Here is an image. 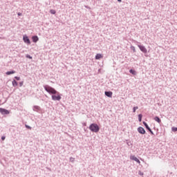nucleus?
<instances>
[{
  "instance_id": "f257e3e1",
  "label": "nucleus",
  "mask_w": 177,
  "mask_h": 177,
  "mask_svg": "<svg viewBox=\"0 0 177 177\" xmlns=\"http://www.w3.org/2000/svg\"><path fill=\"white\" fill-rule=\"evenodd\" d=\"M44 88L45 91H46L50 95H59V92H57L56 89L49 85H45L44 86Z\"/></svg>"
},
{
  "instance_id": "f03ea898",
  "label": "nucleus",
  "mask_w": 177,
  "mask_h": 177,
  "mask_svg": "<svg viewBox=\"0 0 177 177\" xmlns=\"http://www.w3.org/2000/svg\"><path fill=\"white\" fill-rule=\"evenodd\" d=\"M88 129L91 132H95V133H97L100 131V127L96 123L91 124Z\"/></svg>"
},
{
  "instance_id": "7ed1b4c3",
  "label": "nucleus",
  "mask_w": 177,
  "mask_h": 177,
  "mask_svg": "<svg viewBox=\"0 0 177 177\" xmlns=\"http://www.w3.org/2000/svg\"><path fill=\"white\" fill-rule=\"evenodd\" d=\"M143 125L145 127L147 131H149V133H151V135H154V133L153 132V130H151V129L150 128V127H149V124H147V123L146 122H142Z\"/></svg>"
},
{
  "instance_id": "20e7f679",
  "label": "nucleus",
  "mask_w": 177,
  "mask_h": 177,
  "mask_svg": "<svg viewBox=\"0 0 177 177\" xmlns=\"http://www.w3.org/2000/svg\"><path fill=\"white\" fill-rule=\"evenodd\" d=\"M23 41L25 44H27L28 45L31 44V41L30 40V38H28V36L26 35L23 36Z\"/></svg>"
},
{
  "instance_id": "39448f33",
  "label": "nucleus",
  "mask_w": 177,
  "mask_h": 177,
  "mask_svg": "<svg viewBox=\"0 0 177 177\" xmlns=\"http://www.w3.org/2000/svg\"><path fill=\"white\" fill-rule=\"evenodd\" d=\"M52 100H62V96L60 95V93L56 95V94H53L52 96Z\"/></svg>"
},
{
  "instance_id": "423d86ee",
  "label": "nucleus",
  "mask_w": 177,
  "mask_h": 177,
  "mask_svg": "<svg viewBox=\"0 0 177 177\" xmlns=\"http://www.w3.org/2000/svg\"><path fill=\"white\" fill-rule=\"evenodd\" d=\"M137 131L139 133H140V135H146V130H145V128L142 127H139L137 129Z\"/></svg>"
},
{
  "instance_id": "0eeeda50",
  "label": "nucleus",
  "mask_w": 177,
  "mask_h": 177,
  "mask_svg": "<svg viewBox=\"0 0 177 177\" xmlns=\"http://www.w3.org/2000/svg\"><path fill=\"white\" fill-rule=\"evenodd\" d=\"M0 113L3 115H8V114H9V111L8 109H3V108H0Z\"/></svg>"
},
{
  "instance_id": "6e6552de",
  "label": "nucleus",
  "mask_w": 177,
  "mask_h": 177,
  "mask_svg": "<svg viewBox=\"0 0 177 177\" xmlns=\"http://www.w3.org/2000/svg\"><path fill=\"white\" fill-rule=\"evenodd\" d=\"M138 48H140V50H141V52L143 53H147V49L146 47H145V46L138 45Z\"/></svg>"
},
{
  "instance_id": "1a4fd4ad",
  "label": "nucleus",
  "mask_w": 177,
  "mask_h": 177,
  "mask_svg": "<svg viewBox=\"0 0 177 177\" xmlns=\"http://www.w3.org/2000/svg\"><path fill=\"white\" fill-rule=\"evenodd\" d=\"M32 42H34L35 44H37V42L39 41V37H38V36L37 35H34L32 37Z\"/></svg>"
},
{
  "instance_id": "9d476101",
  "label": "nucleus",
  "mask_w": 177,
  "mask_h": 177,
  "mask_svg": "<svg viewBox=\"0 0 177 177\" xmlns=\"http://www.w3.org/2000/svg\"><path fill=\"white\" fill-rule=\"evenodd\" d=\"M131 160H133V161H136V162H138V164H140V160L136 158L135 156H131L130 157Z\"/></svg>"
},
{
  "instance_id": "9b49d317",
  "label": "nucleus",
  "mask_w": 177,
  "mask_h": 177,
  "mask_svg": "<svg viewBox=\"0 0 177 177\" xmlns=\"http://www.w3.org/2000/svg\"><path fill=\"white\" fill-rule=\"evenodd\" d=\"M105 96H107V97H113V92H111V91H105Z\"/></svg>"
},
{
  "instance_id": "f8f14e48",
  "label": "nucleus",
  "mask_w": 177,
  "mask_h": 177,
  "mask_svg": "<svg viewBox=\"0 0 177 177\" xmlns=\"http://www.w3.org/2000/svg\"><path fill=\"white\" fill-rule=\"evenodd\" d=\"M103 57V55L102 54H97L95 55V60H100V59H102Z\"/></svg>"
},
{
  "instance_id": "ddd939ff",
  "label": "nucleus",
  "mask_w": 177,
  "mask_h": 177,
  "mask_svg": "<svg viewBox=\"0 0 177 177\" xmlns=\"http://www.w3.org/2000/svg\"><path fill=\"white\" fill-rule=\"evenodd\" d=\"M12 84V86H14L15 88H16V86L19 85V83L17 82V81H16V80H13Z\"/></svg>"
},
{
  "instance_id": "4468645a",
  "label": "nucleus",
  "mask_w": 177,
  "mask_h": 177,
  "mask_svg": "<svg viewBox=\"0 0 177 177\" xmlns=\"http://www.w3.org/2000/svg\"><path fill=\"white\" fill-rule=\"evenodd\" d=\"M16 73L15 71H10L6 73V75H12V74Z\"/></svg>"
},
{
  "instance_id": "2eb2a0df",
  "label": "nucleus",
  "mask_w": 177,
  "mask_h": 177,
  "mask_svg": "<svg viewBox=\"0 0 177 177\" xmlns=\"http://www.w3.org/2000/svg\"><path fill=\"white\" fill-rule=\"evenodd\" d=\"M154 120L158 122V124H161V119L158 116H156L154 118Z\"/></svg>"
},
{
  "instance_id": "dca6fc26",
  "label": "nucleus",
  "mask_w": 177,
  "mask_h": 177,
  "mask_svg": "<svg viewBox=\"0 0 177 177\" xmlns=\"http://www.w3.org/2000/svg\"><path fill=\"white\" fill-rule=\"evenodd\" d=\"M129 73H130V74H132L133 75H136V71H135L133 69H130Z\"/></svg>"
},
{
  "instance_id": "f3484780",
  "label": "nucleus",
  "mask_w": 177,
  "mask_h": 177,
  "mask_svg": "<svg viewBox=\"0 0 177 177\" xmlns=\"http://www.w3.org/2000/svg\"><path fill=\"white\" fill-rule=\"evenodd\" d=\"M142 118H143V115H142V113L138 114V121H139V122H142Z\"/></svg>"
},
{
  "instance_id": "a211bd4d",
  "label": "nucleus",
  "mask_w": 177,
  "mask_h": 177,
  "mask_svg": "<svg viewBox=\"0 0 177 177\" xmlns=\"http://www.w3.org/2000/svg\"><path fill=\"white\" fill-rule=\"evenodd\" d=\"M41 108L39 106H33V110L34 111H38Z\"/></svg>"
},
{
  "instance_id": "6ab92c4d",
  "label": "nucleus",
  "mask_w": 177,
  "mask_h": 177,
  "mask_svg": "<svg viewBox=\"0 0 177 177\" xmlns=\"http://www.w3.org/2000/svg\"><path fill=\"white\" fill-rule=\"evenodd\" d=\"M50 13H51V15H56V10H50Z\"/></svg>"
},
{
  "instance_id": "aec40b11",
  "label": "nucleus",
  "mask_w": 177,
  "mask_h": 177,
  "mask_svg": "<svg viewBox=\"0 0 177 177\" xmlns=\"http://www.w3.org/2000/svg\"><path fill=\"white\" fill-rule=\"evenodd\" d=\"M138 109H139V107H138V106H134V107L133 108V113H136V110H138Z\"/></svg>"
},
{
  "instance_id": "412c9836",
  "label": "nucleus",
  "mask_w": 177,
  "mask_h": 177,
  "mask_svg": "<svg viewBox=\"0 0 177 177\" xmlns=\"http://www.w3.org/2000/svg\"><path fill=\"white\" fill-rule=\"evenodd\" d=\"M171 131L173 132H177V127H171Z\"/></svg>"
},
{
  "instance_id": "4be33fe9",
  "label": "nucleus",
  "mask_w": 177,
  "mask_h": 177,
  "mask_svg": "<svg viewBox=\"0 0 177 177\" xmlns=\"http://www.w3.org/2000/svg\"><path fill=\"white\" fill-rule=\"evenodd\" d=\"M131 50L133 51V53H135L136 52V50L135 49V46H131Z\"/></svg>"
},
{
  "instance_id": "5701e85b",
  "label": "nucleus",
  "mask_w": 177,
  "mask_h": 177,
  "mask_svg": "<svg viewBox=\"0 0 177 177\" xmlns=\"http://www.w3.org/2000/svg\"><path fill=\"white\" fill-rule=\"evenodd\" d=\"M26 57L27 58V59H32V57L31 56V55H28V54H27L26 55Z\"/></svg>"
},
{
  "instance_id": "b1692460",
  "label": "nucleus",
  "mask_w": 177,
  "mask_h": 177,
  "mask_svg": "<svg viewBox=\"0 0 177 177\" xmlns=\"http://www.w3.org/2000/svg\"><path fill=\"white\" fill-rule=\"evenodd\" d=\"M75 160V158H73V157H71V158H70V162H74Z\"/></svg>"
},
{
  "instance_id": "393cba45",
  "label": "nucleus",
  "mask_w": 177,
  "mask_h": 177,
  "mask_svg": "<svg viewBox=\"0 0 177 177\" xmlns=\"http://www.w3.org/2000/svg\"><path fill=\"white\" fill-rule=\"evenodd\" d=\"M15 79L17 81H20V77H19V76H15Z\"/></svg>"
},
{
  "instance_id": "a878e982",
  "label": "nucleus",
  "mask_w": 177,
  "mask_h": 177,
  "mask_svg": "<svg viewBox=\"0 0 177 177\" xmlns=\"http://www.w3.org/2000/svg\"><path fill=\"white\" fill-rule=\"evenodd\" d=\"M138 175H140V176H143L144 174L141 171H138Z\"/></svg>"
},
{
  "instance_id": "bb28decb",
  "label": "nucleus",
  "mask_w": 177,
  "mask_h": 177,
  "mask_svg": "<svg viewBox=\"0 0 177 177\" xmlns=\"http://www.w3.org/2000/svg\"><path fill=\"white\" fill-rule=\"evenodd\" d=\"M25 127H26V128H27V129H32L30 126L27 125V124H26Z\"/></svg>"
},
{
  "instance_id": "cd10ccee",
  "label": "nucleus",
  "mask_w": 177,
  "mask_h": 177,
  "mask_svg": "<svg viewBox=\"0 0 177 177\" xmlns=\"http://www.w3.org/2000/svg\"><path fill=\"white\" fill-rule=\"evenodd\" d=\"M23 84H24V82H20L19 86H23Z\"/></svg>"
},
{
  "instance_id": "c85d7f7f",
  "label": "nucleus",
  "mask_w": 177,
  "mask_h": 177,
  "mask_svg": "<svg viewBox=\"0 0 177 177\" xmlns=\"http://www.w3.org/2000/svg\"><path fill=\"white\" fill-rule=\"evenodd\" d=\"M5 139H6V136H3L1 137V140H5Z\"/></svg>"
},
{
  "instance_id": "c756f323",
  "label": "nucleus",
  "mask_w": 177,
  "mask_h": 177,
  "mask_svg": "<svg viewBox=\"0 0 177 177\" xmlns=\"http://www.w3.org/2000/svg\"><path fill=\"white\" fill-rule=\"evenodd\" d=\"M21 15H22L21 12H18V13H17V15H18V16H21Z\"/></svg>"
},
{
  "instance_id": "7c9ffc66",
  "label": "nucleus",
  "mask_w": 177,
  "mask_h": 177,
  "mask_svg": "<svg viewBox=\"0 0 177 177\" xmlns=\"http://www.w3.org/2000/svg\"><path fill=\"white\" fill-rule=\"evenodd\" d=\"M83 125L84 126V127H86V123H83Z\"/></svg>"
},
{
  "instance_id": "2f4dec72",
  "label": "nucleus",
  "mask_w": 177,
  "mask_h": 177,
  "mask_svg": "<svg viewBox=\"0 0 177 177\" xmlns=\"http://www.w3.org/2000/svg\"><path fill=\"white\" fill-rule=\"evenodd\" d=\"M118 2H122V0H118Z\"/></svg>"
},
{
  "instance_id": "473e14b6",
  "label": "nucleus",
  "mask_w": 177,
  "mask_h": 177,
  "mask_svg": "<svg viewBox=\"0 0 177 177\" xmlns=\"http://www.w3.org/2000/svg\"><path fill=\"white\" fill-rule=\"evenodd\" d=\"M86 8H87V9H89V7H88V6H86Z\"/></svg>"
}]
</instances>
